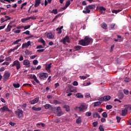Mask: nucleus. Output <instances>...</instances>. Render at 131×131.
<instances>
[{
  "label": "nucleus",
  "instance_id": "nucleus-1",
  "mask_svg": "<svg viewBox=\"0 0 131 131\" xmlns=\"http://www.w3.org/2000/svg\"><path fill=\"white\" fill-rule=\"evenodd\" d=\"M91 42H93V39L89 37V36H86L84 39H81L79 41V45L85 47L89 46Z\"/></svg>",
  "mask_w": 131,
  "mask_h": 131
},
{
  "label": "nucleus",
  "instance_id": "nucleus-2",
  "mask_svg": "<svg viewBox=\"0 0 131 131\" xmlns=\"http://www.w3.org/2000/svg\"><path fill=\"white\" fill-rule=\"evenodd\" d=\"M111 99V96L109 95L104 96L98 99V101H101L102 102H108Z\"/></svg>",
  "mask_w": 131,
  "mask_h": 131
},
{
  "label": "nucleus",
  "instance_id": "nucleus-3",
  "mask_svg": "<svg viewBox=\"0 0 131 131\" xmlns=\"http://www.w3.org/2000/svg\"><path fill=\"white\" fill-rule=\"evenodd\" d=\"M12 67H16L17 70H19L20 68H21V64H20V62L18 60H15L13 62V64L11 65Z\"/></svg>",
  "mask_w": 131,
  "mask_h": 131
},
{
  "label": "nucleus",
  "instance_id": "nucleus-4",
  "mask_svg": "<svg viewBox=\"0 0 131 131\" xmlns=\"http://www.w3.org/2000/svg\"><path fill=\"white\" fill-rule=\"evenodd\" d=\"M15 113L17 115L18 118H21V117L24 116V115L23 114L24 112L22 110L18 109L17 111L15 112Z\"/></svg>",
  "mask_w": 131,
  "mask_h": 131
},
{
  "label": "nucleus",
  "instance_id": "nucleus-5",
  "mask_svg": "<svg viewBox=\"0 0 131 131\" xmlns=\"http://www.w3.org/2000/svg\"><path fill=\"white\" fill-rule=\"evenodd\" d=\"M78 109L80 112H84V110L88 109V106H86V105L82 104L78 107Z\"/></svg>",
  "mask_w": 131,
  "mask_h": 131
},
{
  "label": "nucleus",
  "instance_id": "nucleus-6",
  "mask_svg": "<svg viewBox=\"0 0 131 131\" xmlns=\"http://www.w3.org/2000/svg\"><path fill=\"white\" fill-rule=\"evenodd\" d=\"M49 77V74L47 73H41L39 75V77L41 79H45V78H48Z\"/></svg>",
  "mask_w": 131,
  "mask_h": 131
},
{
  "label": "nucleus",
  "instance_id": "nucleus-7",
  "mask_svg": "<svg viewBox=\"0 0 131 131\" xmlns=\"http://www.w3.org/2000/svg\"><path fill=\"white\" fill-rule=\"evenodd\" d=\"M0 111H1V112H5V111H8L9 112V113H12V111L10 110L9 107H8L7 106H4L3 107H1L0 108Z\"/></svg>",
  "mask_w": 131,
  "mask_h": 131
},
{
  "label": "nucleus",
  "instance_id": "nucleus-8",
  "mask_svg": "<svg viewBox=\"0 0 131 131\" xmlns=\"http://www.w3.org/2000/svg\"><path fill=\"white\" fill-rule=\"evenodd\" d=\"M23 64L25 65L27 68L30 67V61L28 59L24 60Z\"/></svg>",
  "mask_w": 131,
  "mask_h": 131
},
{
  "label": "nucleus",
  "instance_id": "nucleus-9",
  "mask_svg": "<svg viewBox=\"0 0 131 131\" xmlns=\"http://www.w3.org/2000/svg\"><path fill=\"white\" fill-rule=\"evenodd\" d=\"M31 45V42L28 41L27 43H24L23 44L22 49H25V48H28Z\"/></svg>",
  "mask_w": 131,
  "mask_h": 131
},
{
  "label": "nucleus",
  "instance_id": "nucleus-10",
  "mask_svg": "<svg viewBox=\"0 0 131 131\" xmlns=\"http://www.w3.org/2000/svg\"><path fill=\"white\" fill-rule=\"evenodd\" d=\"M5 18H7V19H5L4 17H2L1 18V23H4V22H6V21H8V20H11V17L9 16L6 15L5 16Z\"/></svg>",
  "mask_w": 131,
  "mask_h": 131
},
{
  "label": "nucleus",
  "instance_id": "nucleus-11",
  "mask_svg": "<svg viewBox=\"0 0 131 131\" xmlns=\"http://www.w3.org/2000/svg\"><path fill=\"white\" fill-rule=\"evenodd\" d=\"M11 76V74L10 73H6L4 75V80H8L9 79V77Z\"/></svg>",
  "mask_w": 131,
  "mask_h": 131
},
{
  "label": "nucleus",
  "instance_id": "nucleus-12",
  "mask_svg": "<svg viewBox=\"0 0 131 131\" xmlns=\"http://www.w3.org/2000/svg\"><path fill=\"white\" fill-rule=\"evenodd\" d=\"M70 6V1H67L66 3V5L64 7L61 8V10H66L68 7Z\"/></svg>",
  "mask_w": 131,
  "mask_h": 131
},
{
  "label": "nucleus",
  "instance_id": "nucleus-13",
  "mask_svg": "<svg viewBox=\"0 0 131 131\" xmlns=\"http://www.w3.org/2000/svg\"><path fill=\"white\" fill-rule=\"evenodd\" d=\"M52 63H50L49 64H47L46 66V68L45 69L46 70H47V72H48L49 73H50V72H51V70L50 69H51V67H52Z\"/></svg>",
  "mask_w": 131,
  "mask_h": 131
},
{
  "label": "nucleus",
  "instance_id": "nucleus-14",
  "mask_svg": "<svg viewBox=\"0 0 131 131\" xmlns=\"http://www.w3.org/2000/svg\"><path fill=\"white\" fill-rule=\"evenodd\" d=\"M38 102V98H36L34 99L33 100L30 101V103L31 105H34V104H36Z\"/></svg>",
  "mask_w": 131,
  "mask_h": 131
},
{
  "label": "nucleus",
  "instance_id": "nucleus-15",
  "mask_svg": "<svg viewBox=\"0 0 131 131\" xmlns=\"http://www.w3.org/2000/svg\"><path fill=\"white\" fill-rule=\"evenodd\" d=\"M47 37L50 38V39H53L54 38V35L52 33H46Z\"/></svg>",
  "mask_w": 131,
  "mask_h": 131
},
{
  "label": "nucleus",
  "instance_id": "nucleus-16",
  "mask_svg": "<svg viewBox=\"0 0 131 131\" xmlns=\"http://www.w3.org/2000/svg\"><path fill=\"white\" fill-rule=\"evenodd\" d=\"M102 102L103 101H102L95 102L94 103V107H98V106H100Z\"/></svg>",
  "mask_w": 131,
  "mask_h": 131
},
{
  "label": "nucleus",
  "instance_id": "nucleus-17",
  "mask_svg": "<svg viewBox=\"0 0 131 131\" xmlns=\"http://www.w3.org/2000/svg\"><path fill=\"white\" fill-rule=\"evenodd\" d=\"M105 11H106V8H104L103 6H100L99 7V12L101 14H104L105 13Z\"/></svg>",
  "mask_w": 131,
  "mask_h": 131
},
{
  "label": "nucleus",
  "instance_id": "nucleus-18",
  "mask_svg": "<svg viewBox=\"0 0 131 131\" xmlns=\"http://www.w3.org/2000/svg\"><path fill=\"white\" fill-rule=\"evenodd\" d=\"M94 118H101V116H100V114L97 112H95L93 114Z\"/></svg>",
  "mask_w": 131,
  "mask_h": 131
},
{
  "label": "nucleus",
  "instance_id": "nucleus-19",
  "mask_svg": "<svg viewBox=\"0 0 131 131\" xmlns=\"http://www.w3.org/2000/svg\"><path fill=\"white\" fill-rule=\"evenodd\" d=\"M18 48H19V45H17L14 48V49H10L8 51V54H10V53H12V52H15V51H16V50H18Z\"/></svg>",
  "mask_w": 131,
  "mask_h": 131
},
{
  "label": "nucleus",
  "instance_id": "nucleus-20",
  "mask_svg": "<svg viewBox=\"0 0 131 131\" xmlns=\"http://www.w3.org/2000/svg\"><path fill=\"white\" fill-rule=\"evenodd\" d=\"M86 7H87V10L88 9H89V10H93L96 8V5H91L87 6Z\"/></svg>",
  "mask_w": 131,
  "mask_h": 131
},
{
  "label": "nucleus",
  "instance_id": "nucleus-21",
  "mask_svg": "<svg viewBox=\"0 0 131 131\" xmlns=\"http://www.w3.org/2000/svg\"><path fill=\"white\" fill-rule=\"evenodd\" d=\"M85 10L83 11V13L84 14H90L91 13V10L88 8V7L86 6L84 8Z\"/></svg>",
  "mask_w": 131,
  "mask_h": 131
},
{
  "label": "nucleus",
  "instance_id": "nucleus-22",
  "mask_svg": "<svg viewBox=\"0 0 131 131\" xmlns=\"http://www.w3.org/2000/svg\"><path fill=\"white\" fill-rule=\"evenodd\" d=\"M63 43H65V42H70L69 41V37L68 36H66L62 40Z\"/></svg>",
  "mask_w": 131,
  "mask_h": 131
},
{
  "label": "nucleus",
  "instance_id": "nucleus-23",
  "mask_svg": "<svg viewBox=\"0 0 131 131\" xmlns=\"http://www.w3.org/2000/svg\"><path fill=\"white\" fill-rule=\"evenodd\" d=\"M12 28H13V26L10 25H8L7 26V28L5 30V31L6 32H10V31H11V29H12Z\"/></svg>",
  "mask_w": 131,
  "mask_h": 131
},
{
  "label": "nucleus",
  "instance_id": "nucleus-24",
  "mask_svg": "<svg viewBox=\"0 0 131 131\" xmlns=\"http://www.w3.org/2000/svg\"><path fill=\"white\" fill-rule=\"evenodd\" d=\"M39 5H40V0H35V8H37Z\"/></svg>",
  "mask_w": 131,
  "mask_h": 131
},
{
  "label": "nucleus",
  "instance_id": "nucleus-25",
  "mask_svg": "<svg viewBox=\"0 0 131 131\" xmlns=\"http://www.w3.org/2000/svg\"><path fill=\"white\" fill-rule=\"evenodd\" d=\"M62 107L66 109L67 112H69L70 111V106L69 105H65L63 106Z\"/></svg>",
  "mask_w": 131,
  "mask_h": 131
},
{
  "label": "nucleus",
  "instance_id": "nucleus-26",
  "mask_svg": "<svg viewBox=\"0 0 131 131\" xmlns=\"http://www.w3.org/2000/svg\"><path fill=\"white\" fill-rule=\"evenodd\" d=\"M126 114H127V110L125 107V108L122 111V116H125Z\"/></svg>",
  "mask_w": 131,
  "mask_h": 131
},
{
  "label": "nucleus",
  "instance_id": "nucleus-27",
  "mask_svg": "<svg viewBox=\"0 0 131 131\" xmlns=\"http://www.w3.org/2000/svg\"><path fill=\"white\" fill-rule=\"evenodd\" d=\"M124 107H125L127 110H129V111H131V105L130 104H125L124 105Z\"/></svg>",
  "mask_w": 131,
  "mask_h": 131
},
{
  "label": "nucleus",
  "instance_id": "nucleus-28",
  "mask_svg": "<svg viewBox=\"0 0 131 131\" xmlns=\"http://www.w3.org/2000/svg\"><path fill=\"white\" fill-rule=\"evenodd\" d=\"M62 29H63V26H61L60 28H57L56 29V31H58V33L60 34V33H62Z\"/></svg>",
  "mask_w": 131,
  "mask_h": 131
},
{
  "label": "nucleus",
  "instance_id": "nucleus-29",
  "mask_svg": "<svg viewBox=\"0 0 131 131\" xmlns=\"http://www.w3.org/2000/svg\"><path fill=\"white\" fill-rule=\"evenodd\" d=\"M32 109V110H34V111H40L41 110V107H36L35 106H33Z\"/></svg>",
  "mask_w": 131,
  "mask_h": 131
},
{
  "label": "nucleus",
  "instance_id": "nucleus-30",
  "mask_svg": "<svg viewBox=\"0 0 131 131\" xmlns=\"http://www.w3.org/2000/svg\"><path fill=\"white\" fill-rule=\"evenodd\" d=\"M76 96L77 98H78L79 99L83 98V95H82L80 93H77Z\"/></svg>",
  "mask_w": 131,
  "mask_h": 131
},
{
  "label": "nucleus",
  "instance_id": "nucleus-31",
  "mask_svg": "<svg viewBox=\"0 0 131 131\" xmlns=\"http://www.w3.org/2000/svg\"><path fill=\"white\" fill-rule=\"evenodd\" d=\"M32 78L35 80V81H36V82H37V83H39V80L37 79V78L36 77V76H35V75H33Z\"/></svg>",
  "mask_w": 131,
  "mask_h": 131
},
{
  "label": "nucleus",
  "instance_id": "nucleus-32",
  "mask_svg": "<svg viewBox=\"0 0 131 131\" xmlns=\"http://www.w3.org/2000/svg\"><path fill=\"white\" fill-rule=\"evenodd\" d=\"M81 48H82V47L79 46H75L74 49H75V51H79L81 49Z\"/></svg>",
  "mask_w": 131,
  "mask_h": 131
},
{
  "label": "nucleus",
  "instance_id": "nucleus-33",
  "mask_svg": "<svg viewBox=\"0 0 131 131\" xmlns=\"http://www.w3.org/2000/svg\"><path fill=\"white\" fill-rule=\"evenodd\" d=\"M13 86H14V88H15V89H18L20 88V84H19V83H13Z\"/></svg>",
  "mask_w": 131,
  "mask_h": 131
},
{
  "label": "nucleus",
  "instance_id": "nucleus-34",
  "mask_svg": "<svg viewBox=\"0 0 131 131\" xmlns=\"http://www.w3.org/2000/svg\"><path fill=\"white\" fill-rule=\"evenodd\" d=\"M51 13H52V14H54V15H57V14H58V9H53Z\"/></svg>",
  "mask_w": 131,
  "mask_h": 131
},
{
  "label": "nucleus",
  "instance_id": "nucleus-35",
  "mask_svg": "<svg viewBox=\"0 0 131 131\" xmlns=\"http://www.w3.org/2000/svg\"><path fill=\"white\" fill-rule=\"evenodd\" d=\"M122 11V9L121 10H112V13H115V14H117L119 13V12H121Z\"/></svg>",
  "mask_w": 131,
  "mask_h": 131
},
{
  "label": "nucleus",
  "instance_id": "nucleus-36",
  "mask_svg": "<svg viewBox=\"0 0 131 131\" xmlns=\"http://www.w3.org/2000/svg\"><path fill=\"white\" fill-rule=\"evenodd\" d=\"M76 123L79 124V123H81V118L79 117L76 121Z\"/></svg>",
  "mask_w": 131,
  "mask_h": 131
},
{
  "label": "nucleus",
  "instance_id": "nucleus-37",
  "mask_svg": "<svg viewBox=\"0 0 131 131\" xmlns=\"http://www.w3.org/2000/svg\"><path fill=\"white\" fill-rule=\"evenodd\" d=\"M51 107H52V105H51V104H46L45 105V109H50V108H51Z\"/></svg>",
  "mask_w": 131,
  "mask_h": 131
},
{
  "label": "nucleus",
  "instance_id": "nucleus-38",
  "mask_svg": "<svg viewBox=\"0 0 131 131\" xmlns=\"http://www.w3.org/2000/svg\"><path fill=\"white\" fill-rule=\"evenodd\" d=\"M29 20V17H27V18H22L21 19V22L22 23H25V22H26V21Z\"/></svg>",
  "mask_w": 131,
  "mask_h": 131
},
{
  "label": "nucleus",
  "instance_id": "nucleus-39",
  "mask_svg": "<svg viewBox=\"0 0 131 131\" xmlns=\"http://www.w3.org/2000/svg\"><path fill=\"white\" fill-rule=\"evenodd\" d=\"M101 27L103 28V29H107V25L105 23H103L101 24Z\"/></svg>",
  "mask_w": 131,
  "mask_h": 131
},
{
  "label": "nucleus",
  "instance_id": "nucleus-40",
  "mask_svg": "<svg viewBox=\"0 0 131 131\" xmlns=\"http://www.w3.org/2000/svg\"><path fill=\"white\" fill-rule=\"evenodd\" d=\"M102 116L104 118H107L108 117V115L107 114V113H106V112H104L102 113Z\"/></svg>",
  "mask_w": 131,
  "mask_h": 131
},
{
  "label": "nucleus",
  "instance_id": "nucleus-41",
  "mask_svg": "<svg viewBox=\"0 0 131 131\" xmlns=\"http://www.w3.org/2000/svg\"><path fill=\"white\" fill-rule=\"evenodd\" d=\"M19 41H21V39H18L17 40H16L15 41L13 42L12 45H18V43H19Z\"/></svg>",
  "mask_w": 131,
  "mask_h": 131
},
{
  "label": "nucleus",
  "instance_id": "nucleus-42",
  "mask_svg": "<svg viewBox=\"0 0 131 131\" xmlns=\"http://www.w3.org/2000/svg\"><path fill=\"white\" fill-rule=\"evenodd\" d=\"M85 116H87V117H89L92 115V112H87L85 114Z\"/></svg>",
  "mask_w": 131,
  "mask_h": 131
},
{
  "label": "nucleus",
  "instance_id": "nucleus-43",
  "mask_svg": "<svg viewBox=\"0 0 131 131\" xmlns=\"http://www.w3.org/2000/svg\"><path fill=\"white\" fill-rule=\"evenodd\" d=\"M39 41L43 44V46H46V41H45V40H43V39L41 38L39 40Z\"/></svg>",
  "mask_w": 131,
  "mask_h": 131
},
{
  "label": "nucleus",
  "instance_id": "nucleus-44",
  "mask_svg": "<svg viewBox=\"0 0 131 131\" xmlns=\"http://www.w3.org/2000/svg\"><path fill=\"white\" fill-rule=\"evenodd\" d=\"M50 109L51 110V111H52V112H53V113H55L56 112V107H53V106H51L50 107Z\"/></svg>",
  "mask_w": 131,
  "mask_h": 131
},
{
  "label": "nucleus",
  "instance_id": "nucleus-45",
  "mask_svg": "<svg viewBox=\"0 0 131 131\" xmlns=\"http://www.w3.org/2000/svg\"><path fill=\"white\" fill-rule=\"evenodd\" d=\"M112 105H107L106 106V108L107 110H110V109H112Z\"/></svg>",
  "mask_w": 131,
  "mask_h": 131
},
{
  "label": "nucleus",
  "instance_id": "nucleus-46",
  "mask_svg": "<svg viewBox=\"0 0 131 131\" xmlns=\"http://www.w3.org/2000/svg\"><path fill=\"white\" fill-rule=\"evenodd\" d=\"M57 115V116H61V115H63V112H62V111L58 112Z\"/></svg>",
  "mask_w": 131,
  "mask_h": 131
},
{
  "label": "nucleus",
  "instance_id": "nucleus-47",
  "mask_svg": "<svg viewBox=\"0 0 131 131\" xmlns=\"http://www.w3.org/2000/svg\"><path fill=\"white\" fill-rule=\"evenodd\" d=\"M61 16H62V14H61V13H59V14H57L54 17V20H56V19H58V18H59V17H61Z\"/></svg>",
  "mask_w": 131,
  "mask_h": 131
},
{
  "label": "nucleus",
  "instance_id": "nucleus-48",
  "mask_svg": "<svg viewBox=\"0 0 131 131\" xmlns=\"http://www.w3.org/2000/svg\"><path fill=\"white\" fill-rule=\"evenodd\" d=\"M29 20H30V19H32V20H36V17L35 16L28 17Z\"/></svg>",
  "mask_w": 131,
  "mask_h": 131
},
{
  "label": "nucleus",
  "instance_id": "nucleus-49",
  "mask_svg": "<svg viewBox=\"0 0 131 131\" xmlns=\"http://www.w3.org/2000/svg\"><path fill=\"white\" fill-rule=\"evenodd\" d=\"M93 126H94V127H96V126H97L98 125V122H94L92 123Z\"/></svg>",
  "mask_w": 131,
  "mask_h": 131
},
{
  "label": "nucleus",
  "instance_id": "nucleus-50",
  "mask_svg": "<svg viewBox=\"0 0 131 131\" xmlns=\"http://www.w3.org/2000/svg\"><path fill=\"white\" fill-rule=\"evenodd\" d=\"M33 64L34 65H37L38 64V61L37 60H34L33 61Z\"/></svg>",
  "mask_w": 131,
  "mask_h": 131
},
{
  "label": "nucleus",
  "instance_id": "nucleus-51",
  "mask_svg": "<svg viewBox=\"0 0 131 131\" xmlns=\"http://www.w3.org/2000/svg\"><path fill=\"white\" fill-rule=\"evenodd\" d=\"M116 119L117 120V122L119 123L120 122V120H121V118H120V117L117 116Z\"/></svg>",
  "mask_w": 131,
  "mask_h": 131
},
{
  "label": "nucleus",
  "instance_id": "nucleus-52",
  "mask_svg": "<svg viewBox=\"0 0 131 131\" xmlns=\"http://www.w3.org/2000/svg\"><path fill=\"white\" fill-rule=\"evenodd\" d=\"M23 34H27V35H29L30 34V32L29 31H26V32H23Z\"/></svg>",
  "mask_w": 131,
  "mask_h": 131
},
{
  "label": "nucleus",
  "instance_id": "nucleus-53",
  "mask_svg": "<svg viewBox=\"0 0 131 131\" xmlns=\"http://www.w3.org/2000/svg\"><path fill=\"white\" fill-rule=\"evenodd\" d=\"M2 66H4V65H7V66L10 65V62H3L2 64Z\"/></svg>",
  "mask_w": 131,
  "mask_h": 131
},
{
  "label": "nucleus",
  "instance_id": "nucleus-54",
  "mask_svg": "<svg viewBox=\"0 0 131 131\" xmlns=\"http://www.w3.org/2000/svg\"><path fill=\"white\" fill-rule=\"evenodd\" d=\"M31 26V25H27L24 27V28L25 30H26V29H28L29 28H30Z\"/></svg>",
  "mask_w": 131,
  "mask_h": 131
},
{
  "label": "nucleus",
  "instance_id": "nucleus-55",
  "mask_svg": "<svg viewBox=\"0 0 131 131\" xmlns=\"http://www.w3.org/2000/svg\"><path fill=\"white\" fill-rule=\"evenodd\" d=\"M37 53H42V52H45V49H39L37 51Z\"/></svg>",
  "mask_w": 131,
  "mask_h": 131
},
{
  "label": "nucleus",
  "instance_id": "nucleus-56",
  "mask_svg": "<svg viewBox=\"0 0 131 131\" xmlns=\"http://www.w3.org/2000/svg\"><path fill=\"white\" fill-rule=\"evenodd\" d=\"M99 129L100 131H104V128H103V126H99Z\"/></svg>",
  "mask_w": 131,
  "mask_h": 131
},
{
  "label": "nucleus",
  "instance_id": "nucleus-57",
  "mask_svg": "<svg viewBox=\"0 0 131 131\" xmlns=\"http://www.w3.org/2000/svg\"><path fill=\"white\" fill-rule=\"evenodd\" d=\"M59 111H62V110H61V107L60 106H58L56 108V112H59Z\"/></svg>",
  "mask_w": 131,
  "mask_h": 131
},
{
  "label": "nucleus",
  "instance_id": "nucleus-58",
  "mask_svg": "<svg viewBox=\"0 0 131 131\" xmlns=\"http://www.w3.org/2000/svg\"><path fill=\"white\" fill-rule=\"evenodd\" d=\"M124 81L125 82H129V81H130V79L128 78H126L124 80Z\"/></svg>",
  "mask_w": 131,
  "mask_h": 131
},
{
  "label": "nucleus",
  "instance_id": "nucleus-59",
  "mask_svg": "<svg viewBox=\"0 0 131 131\" xmlns=\"http://www.w3.org/2000/svg\"><path fill=\"white\" fill-rule=\"evenodd\" d=\"M115 27V24H112L111 25V30L114 29V27Z\"/></svg>",
  "mask_w": 131,
  "mask_h": 131
},
{
  "label": "nucleus",
  "instance_id": "nucleus-60",
  "mask_svg": "<svg viewBox=\"0 0 131 131\" xmlns=\"http://www.w3.org/2000/svg\"><path fill=\"white\" fill-rule=\"evenodd\" d=\"M123 92H124V94H125V95H127L128 94V90H124Z\"/></svg>",
  "mask_w": 131,
  "mask_h": 131
},
{
  "label": "nucleus",
  "instance_id": "nucleus-61",
  "mask_svg": "<svg viewBox=\"0 0 131 131\" xmlns=\"http://www.w3.org/2000/svg\"><path fill=\"white\" fill-rule=\"evenodd\" d=\"M73 84L74 85L77 86V85H78V82H77V81H75L73 82Z\"/></svg>",
  "mask_w": 131,
  "mask_h": 131
},
{
  "label": "nucleus",
  "instance_id": "nucleus-62",
  "mask_svg": "<svg viewBox=\"0 0 131 131\" xmlns=\"http://www.w3.org/2000/svg\"><path fill=\"white\" fill-rule=\"evenodd\" d=\"M23 86H31V84L25 83L23 84Z\"/></svg>",
  "mask_w": 131,
  "mask_h": 131
},
{
  "label": "nucleus",
  "instance_id": "nucleus-63",
  "mask_svg": "<svg viewBox=\"0 0 131 131\" xmlns=\"http://www.w3.org/2000/svg\"><path fill=\"white\" fill-rule=\"evenodd\" d=\"M85 98H91V94L87 93L85 95Z\"/></svg>",
  "mask_w": 131,
  "mask_h": 131
},
{
  "label": "nucleus",
  "instance_id": "nucleus-64",
  "mask_svg": "<svg viewBox=\"0 0 131 131\" xmlns=\"http://www.w3.org/2000/svg\"><path fill=\"white\" fill-rule=\"evenodd\" d=\"M5 60L6 61H11V59L10 57H6Z\"/></svg>",
  "mask_w": 131,
  "mask_h": 131
}]
</instances>
